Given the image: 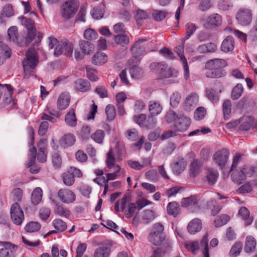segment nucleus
<instances>
[{
    "label": "nucleus",
    "mask_w": 257,
    "mask_h": 257,
    "mask_svg": "<svg viewBox=\"0 0 257 257\" xmlns=\"http://www.w3.org/2000/svg\"><path fill=\"white\" fill-rule=\"evenodd\" d=\"M227 66L226 61L223 59L215 58L206 62L205 69L206 70L205 75L209 78H219L226 74L223 69Z\"/></svg>",
    "instance_id": "nucleus-1"
},
{
    "label": "nucleus",
    "mask_w": 257,
    "mask_h": 257,
    "mask_svg": "<svg viewBox=\"0 0 257 257\" xmlns=\"http://www.w3.org/2000/svg\"><path fill=\"white\" fill-rule=\"evenodd\" d=\"M39 62L37 52L34 48H29L26 53V58L22 62L25 77L29 78L33 75L34 70Z\"/></svg>",
    "instance_id": "nucleus-2"
},
{
    "label": "nucleus",
    "mask_w": 257,
    "mask_h": 257,
    "mask_svg": "<svg viewBox=\"0 0 257 257\" xmlns=\"http://www.w3.org/2000/svg\"><path fill=\"white\" fill-rule=\"evenodd\" d=\"M254 173V169L250 166H244L239 170L233 172L231 174L233 181L240 184L245 179L246 177L251 176Z\"/></svg>",
    "instance_id": "nucleus-3"
},
{
    "label": "nucleus",
    "mask_w": 257,
    "mask_h": 257,
    "mask_svg": "<svg viewBox=\"0 0 257 257\" xmlns=\"http://www.w3.org/2000/svg\"><path fill=\"white\" fill-rule=\"evenodd\" d=\"M146 39H141L138 40L132 46L131 51L132 52L133 57L128 61V64H133V62L135 61L136 64H139L140 61V56L144 54L145 51V47L142 43L146 42Z\"/></svg>",
    "instance_id": "nucleus-4"
},
{
    "label": "nucleus",
    "mask_w": 257,
    "mask_h": 257,
    "mask_svg": "<svg viewBox=\"0 0 257 257\" xmlns=\"http://www.w3.org/2000/svg\"><path fill=\"white\" fill-rule=\"evenodd\" d=\"M73 51V45L66 39L62 40L58 44L54 49V55L59 56L63 54L67 56H72Z\"/></svg>",
    "instance_id": "nucleus-5"
},
{
    "label": "nucleus",
    "mask_w": 257,
    "mask_h": 257,
    "mask_svg": "<svg viewBox=\"0 0 257 257\" xmlns=\"http://www.w3.org/2000/svg\"><path fill=\"white\" fill-rule=\"evenodd\" d=\"M78 0H69L62 6V16L65 19L73 17L79 7Z\"/></svg>",
    "instance_id": "nucleus-6"
},
{
    "label": "nucleus",
    "mask_w": 257,
    "mask_h": 257,
    "mask_svg": "<svg viewBox=\"0 0 257 257\" xmlns=\"http://www.w3.org/2000/svg\"><path fill=\"white\" fill-rule=\"evenodd\" d=\"M10 214L11 219L14 224L20 225L24 220V214L18 202L13 203L11 207Z\"/></svg>",
    "instance_id": "nucleus-7"
},
{
    "label": "nucleus",
    "mask_w": 257,
    "mask_h": 257,
    "mask_svg": "<svg viewBox=\"0 0 257 257\" xmlns=\"http://www.w3.org/2000/svg\"><path fill=\"white\" fill-rule=\"evenodd\" d=\"M252 15L251 10L247 8H241L239 9L236 14V19L240 25L246 26L251 22Z\"/></svg>",
    "instance_id": "nucleus-8"
},
{
    "label": "nucleus",
    "mask_w": 257,
    "mask_h": 257,
    "mask_svg": "<svg viewBox=\"0 0 257 257\" xmlns=\"http://www.w3.org/2000/svg\"><path fill=\"white\" fill-rule=\"evenodd\" d=\"M229 155V152L227 149L219 150L213 155L214 162L220 169H223L227 162Z\"/></svg>",
    "instance_id": "nucleus-9"
},
{
    "label": "nucleus",
    "mask_w": 257,
    "mask_h": 257,
    "mask_svg": "<svg viewBox=\"0 0 257 257\" xmlns=\"http://www.w3.org/2000/svg\"><path fill=\"white\" fill-rule=\"evenodd\" d=\"M59 200L63 203L69 204L73 202L76 198L75 193L68 189H61L57 193Z\"/></svg>",
    "instance_id": "nucleus-10"
},
{
    "label": "nucleus",
    "mask_w": 257,
    "mask_h": 257,
    "mask_svg": "<svg viewBox=\"0 0 257 257\" xmlns=\"http://www.w3.org/2000/svg\"><path fill=\"white\" fill-rule=\"evenodd\" d=\"M0 245L4 246L0 249V257H16L15 252L17 246L9 242H1Z\"/></svg>",
    "instance_id": "nucleus-11"
},
{
    "label": "nucleus",
    "mask_w": 257,
    "mask_h": 257,
    "mask_svg": "<svg viewBox=\"0 0 257 257\" xmlns=\"http://www.w3.org/2000/svg\"><path fill=\"white\" fill-rule=\"evenodd\" d=\"M191 123L189 117L183 114H180L177 121L173 125V128L177 131L184 132L186 131Z\"/></svg>",
    "instance_id": "nucleus-12"
},
{
    "label": "nucleus",
    "mask_w": 257,
    "mask_h": 257,
    "mask_svg": "<svg viewBox=\"0 0 257 257\" xmlns=\"http://www.w3.org/2000/svg\"><path fill=\"white\" fill-rule=\"evenodd\" d=\"M221 23V17L217 14H213L206 18L204 27L206 29H212L220 26Z\"/></svg>",
    "instance_id": "nucleus-13"
},
{
    "label": "nucleus",
    "mask_w": 257,
    "mask_h": 257,
    "mask_svg": "<svg viewBox=\"0 0 257 257\" xmlns=\"http://www.w3.org/2000/svg\"><path fill=\"white\" fill-rule=\"evenodd\" d=\"M151 66L155 67L157 72L160 73L163 76L165 77H170L173 75V70L171 68H169L167 72H165L167 66L165 63L160 62L157 63H153L151 64Z\"/></svg>",
    "instance_id": "nucleus-14"
},
{
    "label": "nucleus",
    "mask_w": 257,
    "mask_h": 257,
    "mask_svg": "<svg viewBox=\"0 0 257 257\" xmlns=\"http://www.w3.org/2000/svg\"><path fill=\"white\" fill-rule=\"evenodd\" d=\"M70 95L67 92L62 93L57 100V108L59 110H63L66 109L70 103Z\"/></svg>",
    "instance_id": "nucleus-15"
},
{
    "label": "nucleus",
    "mask_w": 257,
    "mask_h": 257,
    "mask_svg": "<svg viewBox=\"0 0 257 257\" xmlns=\"http://www.w3.org/2000/svg\"><path fill=\"white\" fill-rule=\"evenodd\" d=\"M133 63V64H129V65L131 66L129 69V72L131 77L136 79H140L143 78L144 76L143 70L142 68L137 66L138 64H136L135 61H134Z\"/></svg>",
    "instance_id": "nucleus-16"
},
{
    "label": "nucleus",
    "mask_w": 257,
    "mask_h": 257,
    "mask_svg": "<svg viewBox=\"0 0 257 257\" xmlns=\"http://www.w3.org/2000/svg\"><path fill=\"white\" fill-rule=\"evenodd\" d=\"M202 223L198 218H194L189 222L187 226V230L189 233L194 234L201 230Z\"/></svg>",
    "instance_id": "nucleus-17"
},
{
    "label": "nucleus",
    "mask_w": 257,
    "mask_h": 257,
    "mask_svg": "<svg viewBox=\"0 0 257 257\" xmlns=\"http://www.w3.org/2000/svg\"><path fill=\"white\" fill-rule=\"evenodd\" d=\"M90 82L87 80L78 79L74 82L75 89L82 92H85L90 89Z\"/></svg>",
    "instance_id": "nucleus-18"
},
{
    "label": "nucleus",
    "mask_w": 257,
    "mask_h": 257,
    "mask_svg": "<svg viewBox=\"0 0 257 257\" xmlns=\"http://www.w3.org/2000/svg\"><path fill=\"white\" fill-rule=\"evenodd\" d=\"M234 41L232 36L226 37L222 41L221 45V50L224 53L232 51L234 49Z\"/></svg>",
    "instance_id": "nucleus-19"
},
{
    "label": "nucleus",
    "mask_w": 257,
    "mask_h": 257,
    "mask_svg": "<svg viewBox=\"0 0 257 257\" xmlns=\"http://www.w3.org/2000/svg\"><path fill=\"white\" fill-rule=\"evenodd\" d=\"M181 205L183 207H194L199 209L198 201L196 195H191L189 197L183 198L181 201Z\"/></svg>",
    "instance_id": "nucleus-20"
},
{
    "label": "nucleus",
    "mask_w": 257,
    "mask_h": 257,
    "mask_svg": "<svg viewBox=\"0 0 257 257\" xmlns=\"http://www.w3.org/2000/svg\"><path fill=\"white\" fill-rule=\"evenodd\" d=\"M166 235L165 234H159L151 233L148 236V239L150 242L155 245H160L165 240Z\"/></svg>",
    "instance_id": "nucleus-21"
},
{
    "label": "nucleus",
    "mask_w": 257,
    "mask_h": 257,
    "mask_svg": "<svg viewBox=\"0 0 257 257\" xmlns=\"http://www.w3.org/2000/svg\"><path fill=\"white\" fill-rule=\"evenodd\" d=\"M219 177L218 171L212 168L207 169L206 178L208 184L212 185L215 183Z\"/></svg>",
    "instance_id": "nucleus-22"
},
{
    "label": "nucleus",
    "mask_w": 257,
    "mask_h": 257,
    "mask_svg": "<svg viewBox=\"0 0 257 257\" xmlns=\"http://www.w3.org/2000/svg\"><path fill=\"white\" fill-rule=\"evenodd\" d=\"M111 252V249L106 245L100 246L95 250L93 257H108Z\"/></svg>",
    "instance_id": "nucleus-23"
},
{
    "label": "nucleus",
    "mask_w": 257,
    "mask_h": 257,
    "mask_svg": "<svg viewBox=\"0 0 257 257\" xmlns=\"http://www.w3.org/2000/svg\"><path fill=\"white\" fill-rule=\"evenodd\" d=\"M75 142V138L73 135L68 134L64 135L60 140V145L64 147L67 148L74 144Z\"/></svg>",
    "instance_id": "nucleus-24"
},
{
    "label": "nucleus",
    "mask_w": 257,
    "mask_h": 257,
    "mask_svg": "<svg viewBox=\"0 0 257 257\" xmlns=\"http://www.w3.org/2000/svg\"><path fill=\"white\" fill-rule=\"evenodd\" d=\"M65 121L66 123L70 126L74 127L76 125L77 118L75 116L74 109H71L66 114Z\"/></svg>",
    "instance_id": "nucleus-25"
},
{
    "label": "nucleus",
    "mask_w": 257,
    "mask_h": 257,
    "mask_svg": "<svg viewBox=\"0 0 257 257\" xmlns=\"http://www.w3.org/2000/svg\"><path fill=\"white\" fill-rule=\"evenodd\" d=\"M80 50L85 54L89 55L94 49V45L90 42L81 40L79 42Z\"/></svg>",
    "instance_id": "nucleus-26"
},
{
    "label": "nucleus",
    "mask_w": 257,
    "mask_h": 257,
    "mask_svg": "<svg viewBox=\"0 0 257 257\" xmlns=\"http://www.w3.org/2000/svg\"><path fill=\"white\" fill-rule=\"evenodd\" d=\"M238 214L244 220L245 225L251 224L253 221V218L250 217V213L246 207H241L239 210Z\"/></svg>",
    "instance_id": "nucleus-27"
},
{
    "label": "nucleus",
    "mask_w": 257,
    "mask_h": 257,
    "mask_svg": "<svg viewBox=\"0 0 257 257\" xmlns=\"http://www.w3.org/2000/svg\"><path fill=\"white\" fill-rule=\"evenodd\" d=\"M186 166V162L183 159H179L172 166V170L175 174L179 175L184 171Z\"/></svg>",
    "instance_id": "nucleus-28"
},
{
    "label": "nucleus",
    "mask_w": 257,
    "mask_h": 257,
    "mask_svg": "<svg viewBox=\"0 0 257 257\" xmlns=\"http://www.w3.org/2000/svg\"><path fill=\"white\" fill-rule=\"evenodd\" d=\"M241 121L240 129L242 131H247L252 126L254 118L251 116H244L241 118Z\"/></svg>",
    "instance_id": "nucleus-29"
},
{
    "label": "nucleus",
    "mask_w": 257,
    "mask_h": 257,
    "mask_svg": "<svg viewBox=\"0 0 257 257\" xmlns=\"http://www.w3.org/2000/svg\"><path fill=\"white\" fill-rule=\"evenodd\" d=\"M149 110L151 115H156L162 111V107L158 102L151 101L149 103Z\"/></svg>",
    "instance_id": "nucleus-30"
},
{
    "label": "nucleus",
    "mask_w": 257,
    "mask_h": 257,
    "mask_svg": "<svg viewBox=\"0 0 257 257\" xmlns=\"http://www.w3.org/2000/svg\"><path fill=\"white\" fill-rule=\"evenodd\" d=\"M256 241L253 237L247 236L244 248V251L247 253L253 251L256 246Z\"/></svg>",
    "instance_id": "nucleus-31"
},
{
    "label": "nucleus",
    "mask_w": 257,
    "mask_h": 257,
    "mask_svg": "<svg viewBox=\"0 0 257 257\" xmlns=\"http://www.w3.org/2000/svg\"><path fill=\"white\" fill-rule=\"evenodd\" d=\"M198 102V96L195 93H192L188 96L185 99V107H191L196 106Z\"/></svg>",
    "instance_id": "nucleus-32"
},
{
    "label": "nucleus",
    "mask_w": 257,
    "mask_h": 257,
    "mask_svg": "<svg viewBox=\"0 0 257 257\" xmlns=\"http://www.w3.org/2000/svg\"><path fill=\"white\" fill-rule=\"evenodd\" d=\"M42 197V190L39 188H35L31 195V201L34 205L38 204L41 201Z\"/></svg>",
    "instance_id": "nucleus-33"
},
{
    "label": "nucleus",
    "mask_w": 257,
    "mask_h": 257,
    "mask_svg": "<svg viewBox=\"0 0 257 257\" xmlns=\"http://www.w3.org/2000/svg\"><path fill=\"white\" fill-rule=\"evenodd\" d=\"M201 164L197 160L193 161L190 166V175L192 177L197 176L200 172Z\"/></svg>",
    "instance_id": "nucleus-34"
},
{
    "label": "nucleus",
    "mask_w": 257,
    "mask_h": 257,
    "mask_svg": "<svg viewBox=\"0 0 257 257\" xmlns=\"http://www.w3.org/2000/svg\"><path fill=\"white\" fill-rule=\"evenodd\" d=\"M167 211L169 215L174 217L177 216L179 212V205L178 203L175 201L169 203L167 205Z\"/></svg>",
    "instance_id": "nucleus-35"
},
{
    "label": "nucleus",
    "mask_w": 257,
    "mask_h": 257,
    "mask_svg": "<svg viewBox=\"0 0 257 257\" xmlns=\"http://www.w3.org/2000/svg\"><path fill=\"white\" fill-rule=\"evenodd\" d=\"M107 61V56L104 53L98 52L93 57V63L95 65L105 63Z\"/></svg>",
    "instance_id": "nucleus-36"
},
{
    "label": "nucleus",
    "mask_w": 257,
    "mask_h": 257,
    "mask_svg": "<svg viewBox=\"0 0 257 257\" xmlns=\"http://www.w3.org/2000/svg\"><path fill=\"white\" fill-rule=\"evenodd\" d=\"M156 216V214L153 210L147 209L142 212V219L145 223L147 224L154 220Z\"/></svg>",
    "instance_id": "nucleus-37"
},
{
    "label": "nucleus",
    "mask_w": 257,
    "mask_h": 257,
    "mask_svg": "<svg viewBox=\"0 0 257 257\" xmlns=\"http://www.w3.org/2000/svg\"><path fill=\"white\" fill-rule=\"evenodd\" d=\"M243 91V87L241 84H237L232 89L231 94V98L233 100L238 99L242 95Z\"/></svg>",
    "instance_id": "nucleus-38"
},
{
    "label": "nucleus",
    "mask_w": 257,
    "mask_h": 257,
    "mask_svg": "<svg viewBox=\"0 0 257 257\" xmlns=\"http://www.w3.org/2000/svg\"><path fill=\"white\" fill-rule=\"evenodd\" d=\"M9 40L16 44H18V29L16 26L10 27L8 30Z\"/></svg>",
    "instance_id": "nucleus-39"
},
{
    "label": "nucleus",
    "mask_w": 257,
    "mask_h": 257,
    "mask_svg": "<svg viewBox=\"0 0 257 257\" xmlns=\"http://www.w3.org/2000/svg\"><path fill=\"white\" fill-rule=\"evenodd\" d=\"M152 18L155 21L160 22L163 21L167 17L168 13L166 11L154 10L152 11Z\"/></svg>",
    "instance_id": "nucleus-40"
},
{
    "label": "nucleus",
    "mask_w": 257,
    "mask_h": 257,
    "mask_svg": "<svg viewBox=\"0 0 257 257\" xmlns=\"http://www.w3.org/2000/svg\"><path fill=\"white\" fill-rule=\"evenodd\" d=\"M105 137V133L103 130H97L91 135V139L98 144H102Z\"/></svg>",
    "instance_id": "nucleus-41"
},
{
    "label": "nucleus",
    "mask_w": 257,
    "mask_h": 257,
    "mask_svg": "<svg viewBox=\"0 0 257 257\" xmlns=\"http://www.w3.org/2000/svg\"><path fill=\"white\" fill-rule=\"evenodd\" d=\"M231 103L230 100H225L222 105V111L223 112L224 118L228 119L230 117Z\"/></svg>",
    "instance_id": "nucleus-42"
},
{
    "label": "nucleus",
    "mask_w": 257,
    "mask_h": 257,
    "mask_svg": "<svg viewBox=\"0 0 257 257\" xmlns=\"http://www.w3.org/2000/svg\"><path fill=\"white\" fill-rule=\"evenodd\" d=\"M53 227L58 232H63L67 228L66 223L60 219H55L52 222Z\"/></svg>",
    "instance_id": "nucleus-43"
},
{
    "label": "nucleus",
    "mask_w": 257,
    "mask_h": 257,
    "mask_svg": "<svg viewBox=\"0 0 257 257\" xmlns=\"http://www.w3.org/2000/svg\"><path fill=\"white\" fill-rule=\"evenodd\" d=\"M114 155L118 160H122V154L124 152V147L122 143L117 142L114 149Z\"/></svg>",
    "instance_id": "nucleus-44"
},
{
    "label": "nucleus",
    "mask_w": 257,
    "mask_h": 257,
    "mask_svg": "<svg viewBox=\"0 0 257 257\" xmlns=\"http://www.w3.org/2000/svg\"><path fill=\"white\" fill-rule=\"evenodd\" d=\"M83 36L85 39L89 41L96 40L98 36L97 32L94 30L90 28L85 30Z\"/></svg>",
    "instance_id": "nucleus-45"
},
{
    "label": "nucleus",
    "mask_w": 257,
    "mask_h": 257,
    "mask_svg": "<svg viewBox=\"0 0 257 257\" xmlns=\"http://www.w3.org/2000/svg\"><path fill=\"white\" fill-rule=\"evenodd\" d=\"M229 219V216L226 214H222L214 220L215 226L216 227H220L226 224Z\"/></svg>",
    "instance_id": "nucleus-46"
},
{
    "label": "nucleus",
    "mask_w": 257,
    "mask_h": 257,
    "mask_svg": "<svg viewBox=\"0 0 257 257\" xmlns=\"http://www.w3.org/2000/svg\"><path fill=\"white\" fill-rule=\"evenodd\" d=\"M114 41L117 45L122 47L127 45L130 42L128 37L122 34L115 36L114 37Z\"/></svg>",
    "instance_id": "nucleus-47"
},
{
    "label": "nucleus",
    "mask_w": 257,
    "mask_h": 257,
    "mask_svg": "<svg viewBox=\"0 0 257 257\" xmlns=\"http://www.w3.org/2000/svg\"><path fill=\"white\" fill-rule=\"evenodd\" d=\"M105 113L107 115V120L112 121L115 116V107L111 104H108L105 107Z\"/></svg>",
    "instance_id": "nucleus-48"
},
{
    "label": "nucleus",
    "mask_w": 257,
    "mask_h": 257,
    "mask_svg": "<svg viewBox=\"0 0 257 257\" xmlns=\"http://www.w3.org/2000/svg\"><path fill=\"white\" fill-rule=\"evenodd\" d=\"M208 235H205L200 242V246L203 248V254L204 257H209L208 245Z\"/></svg>",
    "instance_id": "nucleus-49"
},
{
    "label": "nucleus",
    "mask_w": 257,
    "mask_h": 257,
    "mask_svg": "<svg viewBox=\"0 0 257 257\" xmlns=\"http://www.w3.org/2000/svg\"><path fill=\"white\" fill-rule=\"evenodd\" d=\"M54 213L57 215L66 218L68 217L70 215V211L61 205H57L55 207Z\"/></svg>",
    "instance_id": "nucleus-50"
},
{
    "label": "nucleus",
    "mask_w": 257,
    "mask_h": 257,
    "mask_svg": "<svg viewBox=\"0 0 257 257\" xmlns=\"http://www.w3.org/2000/svg\"><path fill=\"white\" fill-rule=\"evenodd\" d=\"M41 228V225L38 222L32 221L28 223L25 226V230L28 232L37 231Z\"/></svg>",
    "instance_id": "nucleus-51"
},
{
    "label": "nucleus",
    "mask_w": 257,
    "mask_h": 257,
    "mask_svg": "<svg viewBox=\"0 0 257 257\" xmlns=\"http://www.w3.org/2000/svg\"><path fill=\"white\" fill-rule=\"evenodd\" d=\"M195 25L192 23H188L186 25V36L185 39H188L192 35L194 34L196 30Z\"/></svg>",
    "instance_id": "nucleus-52"
},
{
    "label": "nucleus",
    "mask_w": 257,
    "mask_h": 257,
    "mask_svg": "<svg viewBox=\"0 0 257 257\" xmlns=\"http://www.w3.org/2000/svg\"><path fill=\"white\" fill-rule=\"evenodd\" d=\"M242 243L241 242H236L231 247L229 252L231 257H236L238 255L242 249Z\"/></svg>",
    "instance_id": "nucleus-53"
},
{
    "label": "nucleus",
    "mask_w": 257,
    "mask_h": 257,
    "mask_svg": "<svg viewBox=\"0 0 257 257\" xmlns=\"http://www.w3.org/2000/svg\"><path fill=\"white\" fill-rule=\"evenodd\" d=\"M114 151L111 149L107 154V159L106 163L108 168H112L114 164H115V158L114 157Z\"/></svg>",
    "instance_id": "nucleus-54"
},
{
    "label": "nucleus",
    "mask_w": 257,
    "mask_h": 257,
    "mask_svg": "<svg viewBox=\"0 0 257 257\" xmlns=\"http://www.w3.org/2000/svg\"><path fill=\"white\" fill-rule=\"evenodd\" d=\"M215 202L213 200H211L208 203V207L211 210V214L215 216L217 214L221 209V206L217 204L214 205Z\"/></svg>",
    "instance_id": "nucleus-55"
},
{
    "label": "nucleus",
    "mask_w": 257,
    "mask_h": 257,
    "mask_svg": "<svg viewBox=\"0 0 257 257\" xmlns=\"http://www.w3.org/2000/svg\"><path fill=\"white\" fill-rule=\"evenodd\" d=\"M64 183L67 186H71L74 182V178L73 175L68 171L63 174Z\"/></svg>",
    "instance_id": "nucleus-56"
},
{
    "label": "nucleus",
    "mask_w": 257,
    "mask_h": 257,
    "mask_svg": "<svg viewBox=\"0 0 257 257\" xmlns=\"http://www.w3.org/2000/svg\"><path fill=\"white\" fill-rule=\"evenodd\" d=\"M136 20L138 25L142 24V21L146 19L148 17L147 13L142 10H138L136 12Z\"/></svg>",
    "instance_id": "nucleus-57"
},
{
    "label": "nucleus",
    "mask_w": 257,
    "mask_h": 257,
    "mask_svg": "<svg viewBox=\"0 0 257 257\" xmlns=\"http://www.w3.org/2000/svg\"><path fill=\"white\" fill-rule=\"evenodd\" d=\"M179 117V115L178 114H176L174 111L171 110H169L167 112L165 116L166 121L168 123H171L174 121L176 122Z\"/></svg>",
    "instance_id": "nucleus-58"
},
{
    "label": "nucleus",
    "mask_w": 257,
    "mask_h": 257,
    "mask_svg": "<svg viewBox=\"0 0 257 257\" xmlns=\"http://www.w3.org/2000/svg\"><path fill=\"white\" fill-rule=\"evenodd\" d=\"M94 92L97 94L101 98H104L108 97V92L106 88L102 85L97 86Z\"/></svg>",
    "instance_id": "nucleus-59"
},
{
    "label": "nucleus",
    "mask_w": 257,
    "mask_h": 257,
    "mask_svg": "<svg viewBox=\"0 0 257 257\" xmlns=\"http://www.w3.org/2000/svg\"><path fill=\"white\" fill-rule=\"evenodd\" d=\"M181 100V95L178 92H175L170 97V104L173 107H176Z\"/></svg>",
    "instance_id": "nucleus-60"
},
{
    "label": "nucleus",
    "mask_w": 257,
    "mask_h": 257,
    "mask_svg": "<svg viewBox=\"0 0 257 257\" xmlns=\"http://www.w3.org/2000/svg\"><path fill=\"white\" fill-rule=\"evenodd\" d=\"M137 206L135 203H131L128 205V208L125 210V215L127 218H131L134 214Z\"/></svg>",
    "instance_id": "nucleus-61"
},
{
    "label": "nucleus",
    "mask_w": 257,
    "mask_h": 257,
    "mask_svg": "<svg viewBox=\"0 0 257 257\" xmlns=\"http://www.w3.org/2000/svg\"><path fill=\"white\" fill-rule=\"evenodd\" d=\"M205 108L203 107L197 108L194 112V118L196 120H201L204 118L206 114Z\"/></svg>",
    "instance_id": "nucleus-62"
},
{
    "label": "nucleus",
    "mask_w": 257,
    "mask_h": 257,
    "mask_svg": "<svg viewBox=\"0 0 257 257\" xmlns=\"http://www.w3.org/2000/svg\"><path fill=\"white\" fill-rule=\"evenodd\" d=\"M146 178L152 181H157L159 179V175L157 171L155 170H150L145 173Z\"/></svg>",
    "instance_id": "nucleus-63"
},
{
    "label": "nucleus",
    "mask_w": 257,
    "mask_h": 257,
    "mask_svg": "<svg viewBox=\"0 0 257 257\" xmlns=\"http://www.w3.org/2000/svg\"><path fill=\"white\" fill-rule=\"evenodd\" d=\"M91 15L95 19H100L103 15V12L102 9L99 7L94 8L91 11Z\"/></svg>",
    "instance_id": "nucleus-64"
}]
</instances>
